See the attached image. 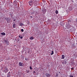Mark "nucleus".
<instances>
[{"mask_svg": "<svg viewBox=\"0 0 77 77\" xmlns=\"http://www.w3.org/2000/svg\"><path fill=\"white\" fill-rule=\"evenodd\" d=\"M29 39L31 40H33V37H30Z\"/></svg>", "mask_w": 77, "mask_h": 77, "instance_id": "ddd939ff", "label": "nucleus"}, {"mask_svg": "<svg viewBox=\"0 0 77 77\" xmlns=\"http://www.w3.org/2000/svg\"><path fill=\"white\" fill-rule=\"evenodd\" d=\"M19 25L20 26H23L24 24H23L22 23H19Z\"/></svg>", "mask_w": 77, "mask_h": 77, "instance_id": "f8f14e48", "label": "nucleus"}, {"mask_svg": "<svg viewBox=\"0 0 77 77\" xmlns=\"http://www.w3.org/2000/svg\"><path fill=\"white\" fill-rule=\"evenodd\" d=\"M25 60H28V59L27 58H25Z\"/></svg>", "mask_w": 77, "mask_h": 77, "instance_id": "b1692460", "label": "nucleus"}, {"mask_svg": "<svg viewBox=\"0 0 77 77\" xmlns=\"http://www.w3.org/2000/svg\"><path fill=\"white\" fill-rule=\"evenodd\" d=\"M21 32H24V29H21Z\"/></svg>", "mask_w": 77, "mask_h": 77, "instance_id": "6ab92c4d", "label": "nucleus"}, {"mask_svg": "<svg viewBox=\"0 0 77 77\" xmlns=\"http://www.w3.org/2000/svg\"><path fill=\"white\" fill-rule=\"evenodd\" d=\"M12 24H13V27L14 29H15L16 27V24H15V22H13L12 23Z\"/></svg>", "mask_w": 77, "mask_h": 77, "instance_id": "39448f33", "label": "nucleus"}, {"mask_svg": "<svg viewBox=\"0 0 77 77\" xmlns=\"http://www.w3.org/2000/svg\"><path fill=\"white\" fill-rule=\"evenodd\" d=\"M11 76V74H9L8 73L7 74V77H9Z\"/></svg>", "mask_w": 77, "mask_h": 77, "instance_id": "4468645a", "label": "nucleus"}, {"mask_svg": "<svg viewBox=\"0 0 77 77\" xmlns=\"http://www.w3.org/2000/svg\"><path fill=\"white\" fill-rule=\"evenodd\" d=\"M73 69V68H71V69Z\"/></svg>", "mask_w": 77, "mask_h": 77, "instance_id": "c756f323", "label": "nucleus"}, {"mask_svg": "<svg viewBox=\"0 0 77 77\" xmlns=\"http://www.w3.org/2000/svg\"><path fill=\"white\" fill-rule=\"evenodd\" d=\"M8 71H9V69H8V67H6L5 68L4 71L5 73H6V72H8Z\"/></svg>", "mask_w": 77, "mask_h": 77, "instance_id": "f03ea898", "label": "nucleus"}, {"mask_svg": "<svg viewBox=\"0 0 77 77\" xmlns=\"http://www.w3.org/2000/svg\"><path fill=\"white\" fill-rule=\"evenodd\" d=\"M11 73V72H9L8 73V74H10Z\"/></svg>", "mask_w": 77, "mask_h": 77, "instance_id": "a878e982", "label": "nucleus"}, {"mask_svg": "<svg viewBox=\"0 0 77 77\" xmlns=\"http://www.w3.org/2000/svg\"><path fill=\"white\" fill-rule=\"evenodd\" d=\"M4 42L5 43H6V44H8L9 43V42H8V40H5Z\"/></svg>", "mask_w": 77, "mask_h": 77, "instance_id": "6e6552de", "label": "nucleus"}, {"mask_svg": "<svg viewBox=\"0 0 77 77\" xmlns=\"http://www.w3.org/2000/svg\"><path fill=\"white\" fill-rule=\"evenodd\" d=\"M69 9L70 11H72V9H73V8H72V7H70L69 8Z\"/></svg>", "mask_w": 77, "mask_h": 77, "instance_id": "9b49d317", "label": "nucleus"}, {"mask_svg": "<svg viewBox=\"0 0 77 77\" xmlns=\"http://www.w3.org/2000/svg\"><path fill=\"white\" fill-rule=\"evenodd\" d=\"M55 13L56 14H58V11H57V10H56L55 11Z\"/></svg>", "mask_w": 77, "mask_h": 77, "instance_id": "f3484780", "label": "nucleus"}, {"mask_svg": "<svg viewBox=\"0 0 77 77\" xmlns=\"http://www.w3.org/2000/svg\"><path fill=\"white\" fill-rule=\"evenodd\" d=\"M69 77H74V76L71 75H70V76H69Z\"/></svg>", "mask_w": 77, "mask_h": 77, "instance_id": "412c9836", "label": "nucleus"}, {"mask_svg": "<svg viewBox=\"0 0 77 77\" xmlns=\"http://www.w3.org/2000/svg\"><path fill=\"white\" fill-rule=\"evenodd\" d=\"M53 54H54V52L53 51H52L51 53V55H53Z\"/></svg>", "mask_w": 77, "mask_h": 77, "instance_id": "2eb2a0df", "label": "nucleus"}, {"mask_svg": "<svg viewBox=\"0 0 77 77\" xmlns=\"http://www.w3.org/2000/svg\"><path fill=\"white\" fill-rule=\"evenodd\" d=\"M23 37V36H21V37H20V38L21 39H22Z\"/></svg>", "mask_w": 77, "mask_h": 77, "instance_id": "cd10ccee", "label": "nucleus"}, {"mask_svg": "<svg viewBox=\"0 0 77 77\" xmlns=\"http://www.w3.org/2000/svg\"><path fill=\"white\" fill-rule=\"evenodd\" d=\"M29 72H30V70H28L27 72V73H29Z\"/></svg>", "mask_w": 77, "mask_h": 77, "instance_id": "a211bd4d", "label": "nucleus"}, {"mask_svg": "<svg viewBox=\"0 0 77 77\" xmlns=\"http://www.w3.org/2000/svg\"><path fill=\"white\" fill-rule=\"evenodd\" d=\"M29 69H32V67L31 66L29 67Z\"/></svg>", "mask_w": 77, "mask_h": 77, "instance_id": "aec40b11", "label": "nucleus"}, {"mask_svg": "<svg viewBox=\"0 0 77 77\" xmlns=\"http://www.w3.org/2000/svg\"><path fill=\"white\" fill-rule=\"evenodd\" d=\"M30 17H31V18H33V17H32V16H30Z\"/></svg>", "mask_w": 77, "mask_h": 77, "instance_id": "c85d7f7f", "label": "nucleus"}, {"mask_svg": "<svg viewBox=\"0 0 77 77\" xmlns=\"http://www.w3.org/2000/svg\"><path fill=\"white\" fill-rule=\"evenodd\" d=\"M19 38H21V36H20V35H19Z\"/></svg>", "mask_w": 77, "mask_h": 77, "instance_id": "bb28decb", "label": "nucleus"}, {"mask_svg": "<svg viewBox=\"0 0 77 77\" xmlns=\"http://www.w3.org/2000/svg\"><path fill=\"white\" fill-rule=\"evenodd\" d=\"M66 63L67 62H66V61L65 60H62V63H63V64H66Z\"/></svg>", "mask_w": 77, "mask_h": 77, "instance_id": "0eeeda50", "label": "nucleus"}, {"mask_svg": "<svg viewBox=\"0 0 77 77\" xmlns=\"http://www.w3.org/2000/svg\"><path fill=\"white\" fill-rule=\"evenodd\" d=\"M42 13H43L44 14H45V13L47 12V10L45 9H43L42 10Z\"/></svg>", "mask_w": 77, "mask_h": 77, "instance_id": "20e7f679", "label": "nucleus"}, {"mask_svg": "<svg viewBox=\"0 0 77 77\" xmlns=\"http://www.w3.org/2000/svg\"><path fill=\"white\" fill-rule=\"evenodd\" d=\"M7 23H9L10 22H9V20L7 19Z\"/></svg>", "mask_w": 77, "mask_h": 77, "instance_id": "dca6fc26", "label": "nucleus"}, {"mask_svg": "<svg viewBox=\"0 0 77 77\" xmlns=\"http://www.w3.org/2000/svg\"><path fill=\"white\" fill-rule=\"evenodd\" d=\"M29 6H32L33 4V1L31 0L29 2Z\"/></svg>", "mask_w": 77, "mask_h": 77, "instance_id": "f257e3e1", "label": "nucleus"}, {"mask_svg": "<svg viewBox=\"0 0 77 77\" xmlns=\"http://www.w3.org/2000/svg\"><path fill=\"white\" fill-rule=\"evenodd\" d=\"M59 73H60V72H59Z\"/></svg>", "mask_w": 77, "mask_h": 77, "instance_id": "7c9ffc66", "label": "nucleus"}, {"mask_svg": "<svg viewBox=\"0 0 77 77\" xmlns=\"http://www.w3.org/2000/svg\"><path fill=\"white\" fill-rule=\"evenodd\" d=\"M15 20H14V21H15Z\"/></svg>", "mask_w": 77, "mask_h": 77, "instance_id": "2f4dec72", "label": "nucleus"}, {"mask_svg": "<svg viewBox=\"0 0 77 77\" xmlns=\"http://www.w3.org/2000/svg\"><path fill=\"white\" fill-rule=\"evenodd\" d=\"M19 66H24V63H23L20 62L19 63Z\"/></svg>", "mask_w": 77, "mask_h": 77, "instance_id": "7ed1b4c3", "label": "nucleus"}, {"mask_svg": "<svg viewBox=\"0 0 77 77\" xmlns=\"http://www.w3.org/2000/svg\"><path fill=\"white\" fill-rule=\"evenodd\" d=\"M45 75L47 77H50L51 75L50 74H48V73H46L45 74Z\"/></svg>", "mask_w": 77, "mask_h": 77, "instance_id": "423d86ee", "label": "nucleus"}, {"mask_svg": "<svg viewBox=\"0 0 77 77\" xmlns=\"http://www.w3.org/2000/svg\"><path fill=\"white\" fill-rule=\"evenodd\" d=\"M64 58H65V55H62L61 56V59H64Z\"/></svg>", "mask_w": 77, "mask_h": 77, "instance_id": "1a4fd4ad", "label": "nucleus"}, {"mask_svg": "<svg viewBox=\"0 0 77 77\" xmlns=\"http://www.w3.org/2000/svg\"><path fill=\"white\" fill-rule=\"evenodd\" d=\"M1 35H3V36H5L6 35V33L5 32H3L2 33H1Z\"/></svg>", "mask_w": 77, "mask_h": 77, "instance_id": "9d476101", "label": "nucleus"}, {"mask_svg": "<svg viewBox=\"0 0 77 77\" xmlns=\"http://www.w3.org/2000/svg\"><path fill=\"white\" fill-rule=\"evenodd\" d=\"M31 14L33 15V14H34V12H33L31 13Z\"/></svg>", "mask_w": 77, "mask_h": 77, "instance_id": "393cba45", "label": "nucleus"}, {"mask_svg": "<svg viewBox=\"0 0 77 77\" xmlns=\"http://www.w3.org/2000/svg\"><path fill=\"white\" fill-rule=\"evenodd\" d=\"M33 73H34V74H35V73H36V72H35V71H33Z\"/></svg>", "mask_w": 77, "mask_h": 77, "instance_id": "4be33fe9", "label": "nucleus"}, {"mask_svg": "<svg viewBox=\"0 0 77 77\" xmlns=\"http://www.w3.org/2000/svg\"><path fill=\"white\" fill-rule=\"evenodd\" d=\"M17 42H18V41H20V39L18 38V39H17Z\"/></svg>", "mask_w": 77, "mask_h": 77, "instance_id": "5701e85b", "label": "nucleus"}]
</instances>
